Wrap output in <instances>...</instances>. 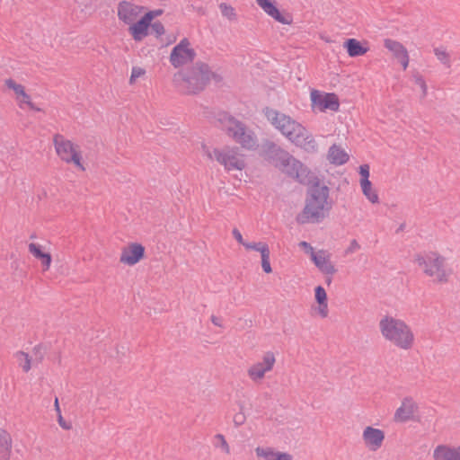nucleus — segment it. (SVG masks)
Segmentation results:
<instances>
[{"label": "nucleus", "instance_id": "26", "mask_svg": "<svg viewBox=\"0 0 460 460\" xmlns=\"http://www.w3.org/2000/svg\"><path fill=\"white\" fill-rule=\"evenodd\" d=\"M11 441L10 434L4 429H0V460L9 459Z\"/></svg>", "mask_w": 460, "mask_h": 460}, {"label": "nucleus", "instance_id": "1", "mask_svg": "<svg viewBox=\"0 0 460 460\" xmlns=\"http://www.w3.org/2000/svg\"><path fill=\"white\" fill-rule=\"evenodd\" d=\"M294 178L300 183L308 186L305 207L296 215V223L298 225H305L308 223L323 222L324 218L329 217L332 208V201H328L330 195L329 187L321 185L320 179L303 164L301 168H297V174H295Z\"/></svg>", "mask_w": 460, "mask_h": 460}, {"label": "nucleus", "instance_id": "62", "mask_svg": "<svg viewBox=\"0 0 460 460\" xmlns=\"http://www.w3.org/2000/svg\"><path fill=\"white\" fill-rule=\"evenodd\" d=\"M207 154H208V157H209V158H212V157H213V156H212V154H211L208 150L207 151Z\"/></svg>", "mask_w": 460, "mask_h": 460}, {"label": "nucleus", "instance_id": "52", "mask_svg": "<svg viewBox=\"0 0 460 460\" xmlns=\"http://www.w3.org/2000/svg\"><path fill=\"white\" fill-rule=\"evenodd\" d=\"M20 97H21V99L19 98L18 100H19L21 105L22 103L29 105V103L31 102L30 95L27 94L25 91L23 92V94H21Z\"/></svg>", "mask_w": 460, "mask_h": 460}, {"label": "nucleus", "instance_id": "57", "mask_svg": "<svg viewBox=\"0 0 460 460\" xmlns=\"http://www.w3.org/2000/svg\"><path fill=\"white\" fill-rule=\"evenodd\" d=\"M54 406H55V410H56V411H57V413H58V414H59V412H61V410H60V407H59V403H58V397H56V399H55V404H54Z\"/></svg>", "mask_w": 460, "mask_h": 460}, {"label": "nucleus", "instance_id": "48", "mask_svg": "<svg viewBox=\"0 0 460 460\" xmlns=\"http://www.w3.org/2000/svg\"><path fill=\"white\" fill-rule=\"evenodd\" d=\"M415 83H416V84H418L421 88L423 96H426V94H427V84L425 83V80L422 78V76H420V75L417 76L415 78Z\"/></svg>", "mask_w": 460, "mask_h": 460}, {"label": "nucleus", "instance_id": "49", "mask_svg": "<svg viewBox=\"0 0 460 460\" xmlns=\"http://www.w3.org/2000/svg\"><path fill=\"white\" fill-rule=\"evenodd\" d=\"M58 421L60 427L66 430H69L72 428L71 423L64 420V418L61 415V412H59V414L58 415Z\"/></svg>", "mask_w": 460, "mask_h": 460}, {"label": "nucleus", "instance_id": "50", "mask_svg": "<svg viewBox=\"0 0 460 460\" xmlns=\"http://www.w3.org/2000/svg\"><path fill=\"white\" fill-rule=\"evenodd\" d=\"M360 248V245L357 242L356 239L351 240L349 247L346 250V253H352L355 251L358 250Z\"/></svg>", "mask_w": 460, "mask_h": 460}, {"label": "nucleus", "instance_id": "41", "mask_svg": "<svg viewBox=\"0 0 460 460\" xmlns=\"http://www.w3.org/2000/svg\"><path fill=\"white\" fill-rule=\"evenodd\" d=\"M150 27L157 38L163 35L165 31L164 24L159 21L151 23Z\"/></svg>", "mask_w": 460, "mask_h": 460}, {"label": "nucleus", "instance_id": "5", "mask_svg": "<svg viewBox=\"0 0 460 460\" xmlns=\"http://www.w3.org/2000/svg\"><path fill=\"white\" fill-rule=\"evenodd\" d=\"M220 116L219 120L226 124V130L229 137L245 149L252 150L256 148L257 138L252 131L247 129L244 123L226 112Z\"/></svg>", "mask_w": 460, "mask_h": 460}, {"label": "nucleus", "instance_id": "16", "mask_svg": "<svg viewBox=\"0 0 460 460\" xmlns=\"http://www.w3.org/2000/svg\"><path fill=\"white\" fill-rule=\"evenodd\" d=\"M365 445L372 451H376L382 447L385 440V432L379 429L367 426L362 435Z\"/></svg>", "mask_w": 460, "mask_h": 460}, {"label": "nucleus", "instance_id": "11", "mask_svg": "<svg viewBox=\"0 0 460 460\" xmlns=\"http://www.w3.org/2000/svg\"><path fill=\"white\" fill-rule=\"evenodd\" d=\"M261 155L275 167L285 165L284 162L290 160L289 153L270 140H266L261 145Z\"/></svg>", "mask_w": 460, "mask_h": 460}, {"label": "nucleus", "instance_id": "45", "mask_svg": "<svg viewBox=\"0 0 460 460\" xmlns=\"http://www.w3.org/2000/svg\"><path fill=\"white\" fill-rule=\"evenodd\" d=\"M245 420L246 417L242 410L234 416V423L236 427L243 425L245 422Z\"/></svg>", "mask_w": 460, "mask_h": 460}, {"label": "nucleus", "instance_id": "3", "mask_svg": "<svg viewBox=\"0 0 460 460\" xmlns=\"http://www.w3.org/2000/svg\"><path fill=\"white\" fill-rule=\"evenodd\" d=\"M209 66L198 61L186 71H180L173 76V82L181 87L186 94H198L208 84Z\"/></svg>", "mask_w": 460, "mask_h": 460}, {"label": "nucleus", "instance_id": "22", "mask_svg": "<svg viewBox=\"0 0 460 460\" xmlns=\"http://www.w3.org/2000/svg\"><path fill=\"white\" fill-rule=\"evenodd\" d=\"M255 453L258 457H262L264 460H293L290 454L275 451L272 447H257Z\"/></svg>", "mask_w": 460, "mask_h": 460}, {"label": "nucleus", "instance_id": "35", "mask_svg": "<svg viewBox=\"0 0 460 460\" xmlns=\"http://www.w3.org/2000/svg\"><path fill=\"white\" fill-rule=\"evenodd\" d=\"M219 9H220L221 13H222L223 16L228 18L229 20H235L236 19L235 11H234V9L231 5H229V4H226V3H221L219 4Z\"/></svg>", "mask_w": 460, "mask_h": 460}, {"label": "nucleus", "instance_id": "20", "mask_svg": "<svg viewBox=\"0 0 460 460\" xmlns=\"http://www.w3.org/2000/svg\"><path fill=\"white\" fill-rule=\"evenodd\" d=\"M416 405L411 398H404L402 405L395 411L394 419L402 422L411 420Z\"/></svg>", "mask_w": 460, "mask_h": 460}, {"label": "nucleus", "instance_id": "32", "mask_svg": "<svg viewBox=\"0 0 460 460\" xmlns=\"http://www.w3.org/2000/svg\"><path fill=\"white\" fill-rule=\"evenodd\" d=\"M266 372L267 370L262 366V363H257L252 366L248 370L249 376L252 380L261 379Z\"/></svg>", "mask_w": 460, "mask_h": 460}, {"label": "nucleus", "instance_id": "23", "mask_svg": "<svg viewBox=\"0 0 460 460\" xmlns=\"http://www.w3.org/2000/svg\"><path fill=\"white\" fill-rule=\"evenodd\" d=\"M28 248L30 253H31L36 259L40 261L43 270H49L52 261L51 254L49 252L42 251L41 246L35 243H31Z\"/></svg>", "mask_w": 460, "mask_h": 460}, {"label": "nucleus", "instance_id": "6", "mask_svg": "<svg viewBox=\"0 0 460 460\" xmlns=\"http://www.w3.org/2000/svg\"><path fill=\"white\" fill-rule=\"evenodd\" d=\"M220 116L219 120L226 124V130L229 137L245 149L252 150L256 148L257 138L252 131L247 129L244 123L226 112Z\"/></svg>", "mask_w": 460, "mask_h": 460}, {"label": "nucleus", "instance_id": "61", "mask_svg": "<svg viewBox=\"0 0 460 460\" xmlns=\"http://www.w3.org/2000/svg\"><path fill=\"white\" fill-rule=\"evenodd\" d=\"M331 282H332V278H330V277H329V278H327V279H326V283H327L328 285H330V284H331Z\"/></svg>", "mask_w": 460, "mask_h": 460}, {"label": "nucleus", "instance_id": "51", "mask_svg": "<svg viewBox=\"0 0 460 460\" xmlns=\"http://www.w3.org/2000/svg\"><path fill=\"white\" fill-rule=\"evenodd\" d=\"M233 235L234 239L242 245H244L246 242H244L242 234L237 228H234L233 230Z\"/></svg>", "mask_w": 460, "mask_h": 460}, {"label": "nucleus", "instance_id": "25", "mask_svg": "<svg viewBox=\"0 0 460 460\" xmlns=\"http://www.w3.org/2000/svg\"><path fill=\"white\" fill-rule=\"evenodd\" d=\"M349 155L338 145L333 144L328 151V159L331 164L342 165L349 161Z\"/></svg>", "mask_w": 460, "mask_h": 460}, {"label": "nucleus", "instance_id": "4", "mask_svg": "<svg viewBox=\"0 0 460 460\" xmlns=\"http://www.w3.org/2000/svg\"><path fill=\"white\" fill-rule=\"evenodd\" d=\"M379 328L384 338L394 346L402 349L412 347L414 335L404 321L385 315L380 320Z\"/></svg>", "mask_w": 460, "mask_h": 460}, {"label": "nucleus", "instance_id": "56", "mask_svg": "<svg viewBox=\"0 0 460 460\" xmlns=\"http://www.w3.org/2000/svg\"><path fill=\"white\" fill-rule=\"evenodd\" d=\"M211 322L217 325V326H219L221 327L222 326V318L220 317H217V316H215V315H212L211 316Z\"/></svg>", "mask_w": 460, "mask_h": 460}, {"label": "nucleus", "instance_id": "54", "mask_svg": "<svg viewBox=\"0 0 460 460\" xmlns=\"http://www.w3.org/2000/svg\"><path fill=\"white\" fill-rule=\"evenodd\" d=\"M228 154L229 153H221V154H218V156H217V161L218 163H220L221 164L225 165V164L226 163V156H228Z\"/></svg>", "mask_w": 460, "mask_h": 460}, {"label": "nucleus", "instance_id": "42", "mask_svg": "<svg viewBox=\"0 0 460 460\" xmlns=\"http://www.w3.org/2000/svg\"><path fill=\"white\" fill-rule=\"evenodd\" d=\"M360 175V181H369V165L367 164H361L358 168Z\"/></svg>", "mask_w": 460, "mask_h": 460}, {"label": "nucleus", "instance_id": "17", "mask_svg": "<svg viewBox=\"0 0 460 460\" xmlns=\"http://www.w3.org/2000/svg\"><path fill=\"white\" fill-rule=\"evenodd\" d=\"M384 46L393 52L394 57L401 63L403 70H405L409 65V55L406 48L401 42L392 39H385Z\"/></svg>", "mask_w": 460, "mask_h": 460}, {"label": "nucleus", "instance_id": "14", "mask_svg": "<svg viewBox=\"0 0 460 460\" xmlns=\"http://www.w3.org/2000/svg\"><path fill=\"white\" fill-rule=\"evenodd\" d=\"M146 249L139 243H131L122 249L119 261L133 266L145 257Z\"/></svg>", "mask_w": 460, "mask_h": 460}, {"label": "nucleus", "instance_id": "10", "mask_svg": "<svg viewBox=\"0 0 460 460\" xmlns=\"http://www.w3.org/2000/svg\"><path fill=\"white\" fill-rule=\"evenodd\" d=\"M190 45L189 40L183 38L172 48L170 54V62L173 67H181L194 60L196 52L193 49L190 48Z\"/></svg>", "mask_w": 460, "mask_h": 460}, {"label": "nucleus", "instance_id": "18", "mask_svg": "<svg viewBox=\"0 0 460 460\" xmlns=\"http://www.w3.org/2000/svg\"><path fill=\"white\" fill-rule=\"evenodd\" d=\"M324 254V250L312 252L311 260L323 273L332 275L337 272V269L330 261L329 256L326 257Z\"/></svg>", "mask_w": 460, "mask_h": 460}, {"label": "nucleus", "instance_id": "19", "mask_svg": "<svg viewBox=\"0 0 460 460\" xmlns=\"http://www.w3.org/2000/svg\"><path fill=\"white\" fill-rule=\"evenodd\" d=\"M435 460H460V446L438 445L433 452Z\"/></svg>", "mask_w": 460, "mask_h": 460}, {"label": "nucleus", "instance_id": "39", "mask_svg": "<svg viewBox=\"0 0 460 460\" xmlns=\"http://www.w3.org/2000/svg\"><path fill=\"white\" fill-rule=\"evenodd\" d=\"M314 297L317 303L328 301L326 291L322 286L314 288Z\"/></svg>", "mask_w": 460, "mask_h": 460}, {"label": "nucleus", "instance_id": "24", "mask_svg": "<svg viewBox=\"0 0 460 460\" xmlns=\"http://www.w3.org/2000/svg\"><path fill=\"white\" fill-rule=\"evenodd\" d=\"M128 25V31L135 41H141L149 34L150 26L142 18Z\"/></svg>", "mask_w": 460, "mask_h": 460}, {"label": "nucleus", "instance_id": "21", "mask_svg": "<svg viewBox=\"0 0 460 460\" xmlns=\"http://www.w3.org/2000/svg\"><path fill=\"white\" fill-rule=\"evenodd\" d=\"M342 46L351 58L364 56L369 50L367 46L354 38L346 39Z\"/></svg>", "mask_w": 460, "mask_h": 460}, {"label": "nucleus", "instance_id": "2", "mask_svg": "<svg viewBox=\"0 0 460 460\" xmlns=\"http://www.w3.org/2000/svg\"><path fill=\"white\" fill-rule=\"evenodd\" d=\"M267 119L296 146L307 152H316L317 143L300 123L279 111L266 107L263 110Z\"/></svg>", "mask_w": 460, "mask_h": 460}, {"label": "nucleus", "instance_id": "58", "mask_svg": "<svg viewBox=\"0 0 460 460\" xmlns=\"http://www.w3.org/2000/svg\"><path fill=\"white\" fill-rule=\"evenodd\" d=\"M28 106H29V108L31 110H33V111H41V109L38 108L33 102H30Z\"/></svg>", "mask_w": 460, "mask_h": 460}, {"label": "nucleus", "instance_id": "40", "mask_svg": "<svg viewBox=\"0 0 460 460\" xmlns=\"http://www.w3.org/2000/svg\"><path fill=\"white\" fill-rule=\"evenodd\" d=\"M243 246L247 250L257 251V252H260L261 253V248L262 247L263 248L264 247L269 248V245L266 243H261V242H259V243H245V244Z\"/></svg>", "mask_w": 460, "mask_h": 460}, {"label": "nucleus", "instance_id": "59", "mask_svg": "<svg viewBox=\"0 0 460 460\" xmlns=\"http://www.w3.org/2000/svg\"><path fill=\"white\" fill-rule=\"evenodd\" d=\"M406 224L402 223L399 227L396 229L395 233L398 234L405 229Z\"/></svg>", "mask_w": 460, "mask_h": 460}, {"label": "nucleus", "instance_id": "28", "mask_svg": "<svg viewBox=\"0 0 460 460\" xmlns=\"http://www.w3.org/2000/svg\"><path fill=\"white\" fill-rule=\"evenodd\" d=\"M225 169L227 171L239 170L242 171L245 167V162L236 156L235 154H228L226 156V163L225 164Z\"/></svg>", "mask_w": 460, "mask_h": 460}, {"label": "nucleus", "instance_id": "43", "mask_svg": "<svg viewBox=\"0 0 460 460\" xmlns=\"http://www.w3.org/2000/svg\"><path fill=\"white\" fill-rule=\"evenodd\" d=\"M145 73H146V70L144 68H142L140 66H133L132 71H131V75L129 78V83L133 84L137 78L145 75Z\"/></svg>", "mask_w": 460, "mask_h": 460}, {"label": "nucleus", "instance_id": "30", "mask_svg": "<svg viewBox=\"0 0 460 460\" xmlns=\"http://www.w3.org/2000/svg\"><path fill=\"white\" fill-rule=\"evenodd\" d=\"M434 54L437 58L447 67L451 66V59L450 55L447 52V49L444 47H438L434 49Z\"/></svg>", "mask_w": 460, "mask_h": 460}, {"label": "nucleus", "instance_id": "34", "mask_svg": "<svg viewBox=\"0 0 460 460\" xmlns=\"http://www.w3.org/2000/svg\"><path fill=\"white\" fill-rule=\"evenodd\" d=\"M5 85L12 89L15 94L17 95V99L20 98L21 94H23V92L25 91V88L23 85L17 84L13 79L9 78L5 80Z\"/></svg>", "mask_w": 460, "mask_h": 460}, {"label": "nucleus", "instance_id": "44", "mask_svg": "<svg viewBox=\"0 0 460 460\" xmlns=\"http://www.w3.org/2000/svg\"><path fill=\"white\" fill-rule=\"evenodd\" d=\"M215 438L219 442V446L222 447V449L228 454L230 449L225 437L222 434H217Z\"/></svg>", "mask_w": 460, "mask_h": 460}, {"label": "nucleus", "instance_id": "37", "mask_svg": "<svg viewBox=\"0 0 460 460\" xmlns=\"http://www.w3.org/2000/svg\"><path fill=\"white\" fill-rule=\"evenodd\" d=\"M34 362L40 363L46 353V347L43 344H38L33 348Z\"/></svg>", "mask_w": 460, "mask_h": 460}, {"label": "nucleus", "instance_id": "27", "mask_svg": "<svg viewBox=\"0 0 460 460\" xmlns=\"http://www.w3.org/2000/svg\"><path fill=\"white\" fill-rule=\"evenodd\" d=\"M285 165H279V168L282 172L286 173L289 177L294 178L295 174H297V168H301L302 163L296 160L290 155V160L284 162Z\"/></svg>", "mask_w": 460, "mask_h": 460}, {"label": "nucleus", "instance_id": "60", "mask_svg": "<svg viewBox=\"0 0 460 460\" xmlns=\"http://www.w3.org/2000/svg\"><path fill=\"white\" fill-rule=\"evenodd\" d=\"M221 153H222V151H220L219 149L214 148L213 155H214L215 159H217V156H218V154H221Z\"/></svg>", "mask_w": 460, "mask_h": 460}, {"label": "nucleus", "instance_id": "33", "mask_svg": "<svg viewBox=\"0 0 460 460\" xmlns=\"http://www.w3.org/2000/svg\"><path fill=\"white\" fill-rule=\"evenodd\" d=\"M270 248L262 247L261 254V267H262L263 271L267 274L272 272V268L270 266Z\"/></svg>", "mask_w": 460, "mask_h": 460}, {"label": "nucleus", "instance_id": "12", "mask_svg": "<svg viewBox=\"0 0 460 460\" xmlns=\"http://www.w3.org/2000/svg\"><path fill=\"white\" fill-rule=\"evenodd\" d=\"M311 102L313 107H317L320 111L327 110L338 111L340 108V101L337 94L333 93H322L318 90L311 92Z\"/></svg>", "mask_w": 460, "mask_h": 460}, {"label": "nucleus", "instance_id": "53", "mask_svg": "<svg viewBox=\"0 0 460 460\" xmlns=\"http://www.w3.org/2000/svg\"><path fill=\"white\" fill-rule=\"evenodd\" d=\"M299 246L304 248L305 252H310L312 254V252H314V248L312 247V245L305 241L300 242Z\"/></svg>", "mask_w": 460, "mask_h": 460}, {"label": "nucleus", "instance_id": "15", "mask_svg": "<svg viewBox=\"0 0 460 460\" xmlns=\"http://www.w3.org/2000/svg\"><path fill=\"white\" fill-rule=\"evenodd\" d=\"M118 17L125 24H131L140 14L143 6L137 5L131 2L122 0L118 4Z\"/></svg>", "mask_w": 460, "mask_h": 460}, {"label": "nucleus", "instance_id": "55", "mask_svg": "<svg viewBox=\"0 0 460 460\" xmlns=\"http://www.w3.org/2000/svg\"><path fill=\"white\" fill-rule=\"evenodd\" d=\"M228 154L229 153H221V154H218V156H217V161L218 163H220L221 164L225 165V164L226 163V156H228Z\"/></svg>", "mask_w": 460, "mask_h": 460}, {"label": "nucleus", "instance_id": "38", "mask_svg": "<svg viewBox=\"0 0 460 460\" xmlns=\"http://www.w3.org/2000/svg\"><path fill=\"white\" fill-rule=\"evenodd\" d=\"M163 13H164V10H162V9L148 11L141 18L150 26L152 23V21L155 17L162 15Z\"/></svg>", "mask_w": 460, "mask_h": 460}, {"label": "nucleus", "instance_id": "36", "mask_svg": "<svg viewBox=\"0 0 460 460\" xmlns=\"http://www.w3.org/2000/svg\"><path fill=\"white\" fill-rule=\"evenodd\" d=\"M262 366L267 371H270L272 369L274 363H275V356L274 353L271 351H268L264 354L262 358Z\"/></svg>", "mask_w": 460, "mask_h": 460}, {"label": "nucleus", "instance_id": "8", "mask_svg": "<svg viewBox=\"0 0 460 460\" xmlns=\"http://www.w3.org/2000/svg\"><path fill=\"white\" fill-rule=\"evenodd\" d=\"M415 261L419 266L424 267V273L432 277L437 273V281L438 283H447L448 276L452 270L445 269L446 258L436 252H430L426 256L420 253L416 254Z\"/></svg>", "mask_w": 460, "mask_h": 460}, {"label": "nucleus", "instance_id": "47", "mask_svg": "<svg viewBox=\"0 0 460 460\" xmlns=\"http://www.w3.org/2000/svg\"><path fill=\"white\" fill-rule=\"evenodd\" d=\"M318 312L322 317L325 318L328 315V304L327 301L318 303Z\"/></svg>", "mask_w": 460, "mask_h": 460}, {"label": "nucleus", "instance_id": "31", "mask_svg": "<svg viewBox=\"0 0 460 460\" xmlns=\"http://www.w3.org/2000/svg\"><path fill=\"white\" fill-rule=\"evenodd\" d=\"M17 360L20 362V366L22 367L24 372H29L31 367V358L28 353L24 351H18L15 354Z\"/></svg>", "mask_w": 460, "mask_h": 460}, {"label": "nucleus", "instance_id": "13", "mask_svg": "<svg viewBox=\"0 0 460 460\" xmlns=\"http://www.w3.org/2000/svg\"><path fill=\"white\" fill-rule=\"evenodd\" d=\"M256 4L275 21L282 24H291L293 17L289 13H282L272 0H255Z\"/></svg>", "mask_w": 460, "mask_h": 460}, {"label": "nucleus", "instance_id": "9", "mask_svg": "<svg viewBox=\"0 0 460 460\" xmlns=\"http://www.w3.org/2000/svg\"><path fill=\"white\" fill-rule=\"evenodd\" d=\"M54 143L56 151L63 161L68 164H74L76 167L84 171V167L81 163V154L74 146L71 141L65 140L61 135H56L54 137Z\"/></svg>", "mask_w": 460, "mask_h": 460}, {"label": "nucleus", "instance_id": "29", "mask_svg": "<svg viewBox=\"0 0 460 460\" xmlns=\"http://www.w3.org/2000/svg\"><path fill=\"white\" fill-rule=\"evenodd\" d=\"M360 186L363 194L372 203H377L379 201L378 195L376 191H372V182L370 181H360Z\"/></svg>", "mask_w": 460, "mask_h": 460}, {"label": "nucleus", "instance_id": "46", "mask_svg": "<svg viewBox=\"0 0 460 460\" xmlns=\"http://www.w3.org/2000/svg\"><path fill=\"white\" fill-rule=\"evenodd\" d=\"M208 74V83L212 79L215 82V84L217 85L222 84L223 76L221 75H219L216 72H212L210 69Z\"/></svg>", "mask_w": 460, "mask_h": 460}, {"label": "nucleus", "instance_id": "7", "mask_svg": "<svg viewBox=\"0 0 460 460\" xmlns=\"http://www.w3.org/2000/svg\"><path fill=\"white\" fill-rule=\"evenodd\" d=\"M220 116L219 120L226 124V130L229 137L245 149L252 150L256 148L257 138L252 131L247 129L244 123L226 112Z\"/></svg>", "mask_w": 460, "mask_h": 460}]
</instances>
